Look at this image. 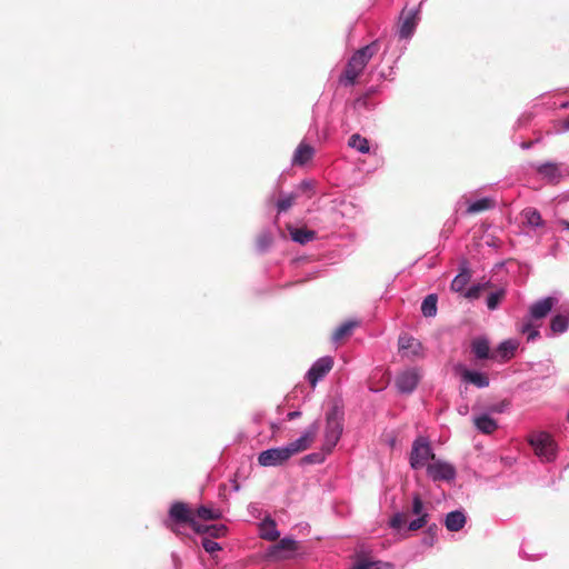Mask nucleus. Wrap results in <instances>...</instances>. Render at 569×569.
<instances>
[{"mask_svg":"<svg viewBox=\"0 0 569 569\" xmlns=\"http://www.w3.org/2000/svg\"><path fill=\"white\" fill-rule=\"evenodd\" d=\"M423 1L425 0H422L420 2L419 7L416 9H411L409 11H406V10L402 11L401 17H400L401 24H400L399 31H398L400 39H410L413 36L416 28L418 26L419 9H420L421 4L423 3Z\"/></svg>","mask_w":569,"mask_h":569,"instance_id":"1a4fd4ad","label":"nucleus"},{"mask_svg":"<svg viewBox=\"0 0 569 569\" xmlns=\"http://www.w3.org/2000/svg\"><path fill=\"white\" fill-rule=\"evenodd\" d=\"M319 430L318 421L312 422L308 426L305 431L301 433L299 438L287 443V448L289 449V453L292 457L293 455L301 452L310 447L316 435Z\"/></svg>","mask_w":569,"mask_h":569,"instance_id":"6e6552de","label":"nucleus"},{"mask_svg":"<svg viewBox=\"0 0 569 569\" xmlns=\"http://www.w3.org/2000/svg\"><path fill=\"white\" fill-rule=\"evenodd\" d=\"M496 206V201L493 198L483 197L472 202H469L467 207L468 214L479 213L489 209H492Z\"/></svg>","mask_w":569,"mask_h":569,"instance_id":"5701e85b","label":"nucleus"},{"mask_svg":"<svg viewBox=\"0 0 569 569\" xmlns=\"http://www.w3.org/2000/svg\"><path fill=\"white\" fill-rule=\"evenodd\" d=\"M523 218L528 226L538 228L543 226V220L540 212L533 208H527L523 210Z\"/></svg>","mask_w":569,"mask_h":569,"instance_id":"c85d7f7f","label":"nucleus"},{"mask_svg":"<svg viewBox=\"0 0 569 569\" xmlns=\"http://www.w3.org/2000/svg\"><path fill=\"white\" fill-rule=\"evenodd\" d=\"M169 517L177 523H188L192 520L193 516L188 506L183 502H173L169 510Z\"/></svg>","mask_w":569,"mask_h":569,"instance_id":"dca6fc26","label":"nucleus"},{"mask_svg":"<svg viewBox=\"0 0 569 569\" xmlns=\"http://www.w3.org/2000/svg\"><path fill=\"white\" fill-rule=\"evenodd\" d=\"M505 408H506V406L503 403H500V405H497V406L492 407V411H495V412H503Z\"/></svg>","mask_w":569,"mask_h":569,"instance_id":"603ef678","label":"nucleus"},{"mask_svg":"<svg viewBox=\"0 0 569 569\" xmlns=\"http://www.w3.org/2000/svg\"><path fill=\"white\" fill-rule=\"evenodd\" d=\"M467 522L466 512L462 509H457L448 512L445 517V527L448 531H460Z\"/></svg>","mask_w":569,"mask_h":569,"instance_id":"2eb2a0df","label":"nucleus"},{"mask_svg":"<svg viewBox=\"0 0 569 569\" xmlns=\"http://www.w3.org/2000/svg\"><path fill=\"white\" fill-rule=\"evenodd\" d=\"M301 416V412L300 411H290L287 417H288V420H295L297 418H299Z\"/></svg>","mask_w":569,"mask_h":569,"instance_id":"3c124183","label":"nucleus"},{"mask_svg":"<svg viewBox=\"0 0 569 569\" xmlns=\"http://www.w3.org/2000/svg\"><path fill=\"white\" fill-rule=\"evenodd\" d=\"M518 348V342L513 339H508L501 341L497 349L493 351L496 353V359L501 361L509 360Z\"/></svg>","mask_w":569,"mask_h":569,"instance_id":"412c9836","label":"nucleus"},{"mask_svg":"<svg viewBox=\"0 0 569 569\" xmlns=\"http://www.w3.org/2000/svg\"><path fill=\"white\" fill-rule=\"evenodd\" d=\"M348 144L350 148L356 149L360 153H369L370 146L368 139L360 136L359 133H355L349 138Z\"/></svg>","mask_w":569,"mask_h":569,"instance_id":"cd10ccee","label":"nucleus"},{"mask_svg":"<svg viewBox=\"0 0 569 569\" xmlns=\"http://www.w3.org/2000/svg\"><path fill=\"white\" fill-rule=\"evenodd\" d=\"M403 523H405V515L400 511L395 512L388 522L389 527L393 530L401 529Z\"/></svg>","mask_w":569,"mask_h":569,"instance_id":"37998d69","label":"nucleus"},{"mask_svg":"<svg viewBox=\"0 0 569 569\" xmlns=\"http://www.w3.org/2000/svg\"><path fill=\"white\" fill-rule=\"evenodd\" d=\"M189 526L192 528V530L197 533H209V531L211 530V526H207V525H200L196 519L194 517L192 518V520L189 522Z\"/></svg>","mask_w":569,"mask_h":569,"instance_id":"de8ad7c7","label":"nucleus"},{"mask_svg":"<svg viewBox=\"0 0 569 569\" xmlns=\"http://www.w3.org/2000/svg\"><path fill=\"white\" fill-rule=\"evenodd\" d=\"M471 274L467 260L460 263V271L451 281L450 288L455 292H462L470 281Z\"/></svg>","mask_w":569,"mask_h":569,"instance_id":"a211bd4d","label":"nucleus"},{"mask_svg":"<svg viewBox=\"0 0 569 569\" xmlns=\"http://www.w3.org/2000/svg\"><path fill=\"white\" fill-rule=\"evenodd\" d=\"M313 188H315L313 181L306 179V180H302L297 186V191L295 193H297V196L299 193H306L308 198H311L315 194Z\"/></svg>","mask_w":569,"mask_h":569,"instance_id":"4c0bfd02","label":"nucleus"},{"mask_svg":"<svg viewBox=\"0 0 569 569\" xmlns=\"http://www.w3.org/2000/svg\"><path fill=\"white\" fill-rule=\"evenodd\" d=\"M438 297L435 293L428 295L421 303V312L425 317L431 318L437 315Z\"/></svg>","mask_w":569,"mask_h":569,"instance_id":"a878e982","label":"nucleus"},{"mask_svg":"<svg viewBox=\"0 0 569 569\" xmlns=\"http://www.w3.org/2000/svg\"><path fill=\"white\" fill-rule=\"evenodd\" d=\"M536 372L541 373L542 377H550L555 373V367L551 361L547 360L537 365Z\"/></svg>","mask_w":569,"mask_h":569,"instance_id":"ea45409f","label":"nucleus"},{"mask_svg":"<svg viewBox=\"0 0 569 569\" xmlns=\"http://www.w3.org/2000/svg\"><path fill=\"white\" fill-rule=\"evenodd\" d=\"M411 511L417 517H420L423 515H429L428 511L426 510L422 499L420 498V496L418 493L413 495V497H412Z\"/></svg>","mask_w":569,"mask_h":569,"instance_id":"e433bc0d","label":"nucleus"},{"mask_svg":"<svg viewBox=\"0 0 569 569\" xmlns=\"http://www.w3.org/2000/svg\"><path fill=\"white\" fill-rule=\"evenodd\" d=\"M399 351L408 358H422L423 348L419 340L411 336H400L398 340Z\"/></svg>","mask_w":569,"mask_h":569,"instance_id":"9b49d317","label":"nucleus"},{"mask_svg":"<svg viewBox=\"0 0 569 569\" xmlns=\"http://www.w3.org/2000/svg\"><path fill=\"white\" fill-rule=\"evenodd\" d=\"M532 143H533V142H523V143L521 144V148H522V149H529V148H531Z\"/></svg>","mask_w":569,"mask_h":569,"instance_id":"4d7b16f0","label":"nucleus"},{"mask_svg":"<svg viewBox=\"0 0 569 569\" xmlns=\"http://www.w3.org/2000/svg\"><path fill=\"white\" fill-rule=\"evenodd\" d=\"M562 129H563L565 131H569V118H568V119H566V120L563 121Z\"/></svg>","mask_w":569,"mask_h":569,"instance_id":"6e6d98bb","label":"nucleus"},{"mask_svg":"<svg viewBox=\"0 0 569 569\" xmlns=\"http://www.w3.org/2000/svg\"><path fill=\"white\" fill-rule=\"evenodd\" d=\"M561 293L553 291L549 296L540 298L533 301L528 312L517 323V330L526 337L527 342H535L540 338V327L542 320L551 312V310L558 305Z\"/></svg>","mask_w":569,"mask_h":569,"instance_id":"f257e3e1","label":"nucleus"},{"mask_svg":"<svg viewBox=\"0 0 569 569\" xmlns=\"http://www.w3.org/2000/svg\"><path fill=\"white\" fill-rule=\"evenodd\" d=\"M259 535L267 541H276L280 537V531L277 529V523L270 516H267L259 523Z\"/></svg>","mask_w":569,"mask_h":569,"instance_id":"f3484780","label":"nucleus"},{"mask_svg":"<svg viewBox=\"0 0 569 569\" xmlns=\"http://www.w3.org/2000/svg\"><path fill=\"white\" fill-rule=\"evenodd\" d=\"M333 359L329 356L316 360L307 372V379L311 386H316L331 369Z\"/></svg>","mask_w":569,"mask_h":569,"instance_id":"9d476101","label":"nucleus"},{"mask_svg":"<svg viewBox=\"0 0 569 569\" xmlns=\"http://www.w3.org/2000/svg\"><path fill=\"white\" fill-rule=\"evenodd\" d=\"M272 242V237L270 232L264 231L262 232L257 241V247L259 250L264 251Z\"/></svg>","mask_w":569,"mask_h":569,"instance_id":"c03bdc74","label":"nucleus"},{"mask_svg":"<svg viewBox=\"0 0 569 569\" xmlns=\"http://www.w3.org/2000/svg\"><path fill=\"white\" fill-rule=\"evenodd\" d=\"M201 545L202 548L209 553L221 550V546L217 541L209 538H203Z\"/></svg>","mask_w":569,"mask_h":569,"instance_id":"a18cd8bd","label":"nucleus"},{"mask_svg":"<svg viewBox=\"0 0 569 569\" xmlns=\"http://www.w3.org/2000/svg\"><path fill=\"white\" fill-rule=\"evenodd\" d=\"M456 370L460 373L463 382L473 385L479 389L489 387L490 380L486 373L468 369L461 365L457 366Z\"/></svg>","mask_w":569,"mask_h":569,"instance_id":"f8f14e48","label":"nucleus"},{"mask_svg":"<svg viewBox=\"0 0 569 569\" xmlns=\"http://www.w3.org/2000/svg\"><path fill=\"white\" fill-rule=\"evenodd\" d=\"M422 378L421 369L410 367L400 371L396 377V387L400 393L411 395Z\"/></svg>","mask_w":569,"mask_h":569,"instance_id":"39448f33","label":"nucleus"},{"mask_svg":"<svg viewBox=\"0 0 569 569\" xmlns=\"http://www.w3.org/2000/svg\"><path fill=\"white\" fill-rule=\"evenodd\" d=\"M313 154L315 149L310 144L302 141L295 151L292 164L305 166L312 159Z\"/></svg>","mask_w":569,"mask_h":569,"instance_id":"aec40b11","label":"nucleus"},{"mask_svg":"<svg viewBox=\"0 0 569 569\" xmlns=\"http://www.w3.org/2000/svg\"><path fill=\"white\" fill-rule=\"evenodd\" d=\"M471 352L478 360L496 359V353L490 351V343L486 337H478L471 341Z\"/></svg>","mask_w":569,"mask_h":569,"instance_id":"ddd939ff","label":"nucleus"},{"mask_svg":"<svg viewBox=\"0 0 569 569\" xmlns=\"http://www.w3.org/2000/svg\"><path fill=\"white\" fill-rule=\"evenodd\" d=\"M522 121V117L518 119V123L520 124Z\"/></svg>","mask_w":569,"mask_h":569,"instance_id":"680f3d73","label":"nucleus"},{"mask_svg":"<svg viewBox=\"0 0 569 569\" xmlns=\"http://www.w3.org/2000/svg\"><path fill=\"white\" fill-rule=\"evenodd\" d=\"M248 509H249V512H251V513L257 512L259 510L258 503H250Z\"/></svg>","mask_w":569,"mask_h":569,"instance_id":"864d4df0","label":"nucleus"},{"mask_svg":"<svg viewBox=\"0 0 569 569\" xmlns=\"http://www.w3.org/2000/svg\"><path fill=\"white\" fill-rule=\"evenodd\" d=\"M290 236L295 242L300 243V244H306V243L315 240L317 234L312 230L302 229V228H292V229H290Z\"/></svg>","mask_w":569,"mask_h":569,"instance_id":"393cba45","label":"nucleus"},{"mask_svg":"<svg viewBox=\"0 0 569 569\" xmlns=\"http://www.w3.org/2000/svg\"><path fill=\"white\" fill-rule=\"evenodd\" d=\"M197 516L203 520H216L221 517V512L218 509H212L207 506H200L197 509Z\"/></svg>","mask_w":569,"mask_h":569,"instance_id":"2f4dec72","label":"nucleus"},{"mask_svg":"<svg viewBox=\"0 0 569 569\" xmlns=\"http://www.w3.org/2000/svg\"><path fill=\"white\" fill-rule=\"evenodd\" d=\"M227 532V527L224 525H213L211 526V530L209 531V535L213 538H220L223 537Z\"/></svg>","mask_w":569,"mask_h":569,"instance_id":"09e8293b","label":"nucleus"},{"mask_svg":"<svg viewBox=\"0 0 569 569\" xmlns=\"http://www.w3.org/2000/svg\"><path fill=\"white\" fill-rule=\"evenodd\" d=\"M466 411H467V409L466 410L461 409V410H459V413H465Z\"/></svg>","mask_w":569,"mask_h":569,"instance_id":"052dcab7","label":"nucleus"},{"mask_svg":"<svg viewBox=\"0 0 569 569\" xmlns=\"http://www.w3.org/2000/svg\"><path fill=\"white\" fill-rule=\"evenodd\" d=\"M473 425L478 431L485 435H491L498 429V422L486 412L475 416Z\"/></svg>","mask_w":569,"mask_h":569,"instance_id":"6ab92c4d","label":"nucleus"},{"mask_svg":"<svg viewBox=\"0 0 569 569\" xmlns=\"http://www.w3.org/2000/svg\"><path fill=\"white\" fill-rule=\"evenodd\" d=\"M359 71L355 70L353 68L349 67V64H347L345 71L339 77V82L345 87H351L356 83V80L359 77Z\"/></svg>","mask_w":569,"mask_h":569,"instance_id":"c756f323","label":"nucleus"},{"mask_svg":"<svg viewBox=\"0 0 569 569\" xmlns=\"http://www.w3.org/2000/svg\"><path fill=\"white\" fill-rule=\"evenodd\" d=\"M427 475L433 481H452L457 476L456 468L442 460H433L427 466Z\"/></svg>","mask_w":569,"mask_h":569,"instance_id":"0eeeda50","label":"nucleus"},{"mask_svg":"<svg viewBox=\"0 0 569 569\" xmlns=\"http://www.w3.org/2000/svg\"><path fill=\"white\" fill-rule=\"evenodd\" d=\"M490 286H491L490 281H487V282H483V283H476V284H472V286H471V287H469V288L467 289V291L465 292V297H466V298H469V299H477V298H479L480 292H481L483 289H486V288H488V287H490Z\"/></svg>","mask_w":569,"mask_h":569,"instance_id":"c9c22d12","label":"nucleus"},{"mask_svg":"<svg viewBox=\"0 0 569 569\" xmlns=\"http://www.w3.org/2000/svg\"><path fill=\"white\" fill-rule=\"evenodd\" d=\"M429 517H430L429 515H423V516L415 518L413 520H411L408 523V530L417 531V530L426 527L428 523Z\"/></svg>","mask_w":569,"mask_h":569,"instance_id":"58836bf2","label":"nucleus"},{"mask_svg":"<svg viewBox=\"0 0 569 569\" xmlns=\"http://www.w3.org/2000/svg\"><path fill=\"white\" fill-rule=\"evenodd\" d=\"M347 64L361 73L368 63L355 52Z\"/></svg>","mask_w":569,"mask_h":569,"instance_id":"79ce46f5","label":"nucleus"},{"mask_svg":"<svg viewBox=\"0 0 569 569\" xmlns=\"http://www.w3.org/2000/svg\"><path fill=\"white\" fill-rule=\"evenodd\" d=\"M291 458L287 446L263 450L258 456V462L262 467H277Z\"/></svg>","mask_w":569,"mask_h":569,"instance_id":"423d86ee","label":"nucleus"},{"mask_svg":"<svg viewBox=\"0 0 569 569\" xmlns=\"http://www.w3.org/2000/svg\"><path fill=\"white\" fill-rule=\"evenodd\" d=\"M506 295V290L503 288H500L493 292H491L488 297H487V308L489 310H496L501 301V299L505 297Z\"/></svg>","mask_w":569,"mask_h":569,"instance_id":"7c9ffc66","label":"nucleus"},{"mask_svg":"<svg viewBox=\"0 0 569 569\" xmlns=\"http://www.w3.org/2000/svg\"><path fill=\"white\" fill-rule=\"evenodd\" d=\"M297 199V193H288V194H284L282 196L278 201H277V209H278V212H284L287 211L289 208H291V206L293 204L295 200Z\"/></svg>","mask_w":569,"mask_h":569,"instance_id":"72a5a7b5","label":"nucleus"},{"mask_svg":"<svg viewBox=\"0 0 569 569\" xmlns=\"http://www.w3.org/2000/svg\"><path fill=\"white\" fill-rule=\"evenodd\" d=\"M466 411H467V409L466 410L461 409V410H459V413H465Z\"/></svg>","mask_w":569,"mask_h":569,"instance_id":"bf43d9fd","label":"nucleus"},{"mask_svg":"<svg viewBox=\"0 0 569 569\" xmlns=\"http://www.w3.org/2000/svg\"><path fill=\"white\" fill-rule=\"evenodd\" d=\"M352 569H395V566L391 562L371 560L363 557L357 559Z\"/></svg>","mask_w":569,"mask_h":569,"instance_id":"4be33fe9","label":"nucleus"},{"mask_svg":"<svg viewBox=\"0 0 569 569\" xmlns=\"http://www.w3.org/2000/svg\"><path fill=\"white\" fill-rule=\"evenodd\" d=\"M330 452L323 450V446H321V450L319 452H312L303 457L302 461L305 463H322Z\"/></svg>","mask_w":569,"mask_h":569,"instance_id":"f704fd0d","label":"nucleus"},{"mask_svg":"<svg viewBox=\"0 0 569 569\" xmlns=\"http://www.w3.org/2000/svg\"><path fill=\"white\" fill-rule=\"evenodd\" d=\"M429 460H435V452L431 443L426 437H418L413 440L409 463L413 470L427 468Z\"/></svg>","mask_w":569,"mask_h":569,"instance_id":"7ed1b4c3","label":"nucleus"},{"mask_svg":"<svg viewBox=\"0 0 569 569\" xmlns=\"http://www.w3.org/2000/svg\"><path fill=\"white\" fill-rule=\"evenodd\" d=\"M536 170L539 174H541L543 178H547L550 181L558 180L560 174V169L557 163L555 162H543L536 167Z\"/></svg>","mask_w":569,"mask_h":569,"instance_id":"b1692460","label":"nucleus"},{"mask_svg":"<svg viewBox=\"0 0 569 569\" xmlns=\"http://www.w3.org/2000/svg\"><path fill=\"white\" fill-rule=\"evenodd\" d=\"M378 92V89L376 87H371L367 90V92L359 97L357 100H356V106L357 107H365V108H368V99L371 94Z\"/></svg>","mask_w":569,"mask_h":569,"instance_id":"49530a36","label":"nucleus"},{"mask_svg":"<svg viewBox=\"0 0 569 569\" xmlns=\"http://www.w3.org/2000/svg\"><path fill=\"white\" fill-rule=\"evenodd\" d=\"M343 432V411L338 406L331 407L326 413L323 432V450L332 452Z\"/></svg>","mask_w":569,"mask_h":569,"instance_id":"f03ea898","label":"nucleus"},{"mask_svg":"<svg viewBox=\"0 0 569 569\" xmlns=\"http://www.w3.org/2000/svg\"><path fill=\"white\" fill-rule=\"evenodd\" d=\"M529 442L540 460L550 462L556 459L557 446L547 432H538L530 437Z\"/></svg>","mask_w":569,"mask_h":569,"instance_id":"20e7f679","label":"nucleus"},{"mask_svg":"<svg viewBox=\"0 0 569 569\" xmlns=\"http://www.w3.org/2000/svg\"><path fill=\"white\" fill-rule=\"evenodd\" d=\"M560 226L562 227V229H565V230H568V231H569V221H567V220H561V221H560Z\"/></svg>","mask_w":569,"mask_h":569,"instance_id":"5fc2aeb1","label":"nucleus"},{"mask_svg":"<svg viewBox=\"0 0 569 569\" xmlns=\"http://www.w3.org/2000/svg\"><path fill=\"white\" fill-rule=\"evenodd\" d=\"M296 540L291 539V538H282L272 549L274 551H279V550H289V551H293L296 550Z\"/></svg>","mask_w":569,"mask_h":569,"instance_id":"a19ab883","label":"nucleus"},{"mask_svg":"<svg viewBox=\"0 0 569 569\" xmlns=\"http://www.w3.org/2000/svg\"><path fill=\"white\" fill-rule=\"evenodd\" d=\"M436 530H437V525L433 523L431 526L428 527V533L430 536V540L427 542L428 545H432L435 539H436Z\"/></svg>","mask_w":569,"mask_h":569,"instance_id":"8fccbe9b","label":"nucleus"},{"mask_svg":"<svg viewBox=\"0 0 569 569\" xmlns=\"http://www.w3.org/2000/svg\"><path fill=\"white\" fill-rule=\"evenodd\" d=\"M378 50V44L376 41L358 49L356 53L361 57L367 63L370 61V59L375 56V53Z\"/></svg>","mask_w":569,"mask_h":569,"instance_id":"473e14b6","label":"nucleus"},{"mask_svg":"<svg viewBox=\"0 0 569 569\" xmlns=\"http://www.w3.org/2000/svg\"><path fill=\"white\" fill-rule=\"evenodd\" d=\"M358 326L357 321L349 320L341 323L332 333V341L339 342L345 337L350 336L353 329Z\"/></svg>","mask_w":569,"mask_h":569,"instance_id":"bb28decb","label":"nucleus"},{"mask_svg":"<svg viewBox=\"0 0 569 569\" xmlns=\"http://www.w3.org/2000/svg\"><path fill=\"white\" fill-rule=\"evenodd\" d=\"M550 333L548 337L561 336L569 329V311L563 310L560 313L555 315L550 320Z\"/></svg>","mask_w":569,"mask_h":569,"instance_id":"4468645a","label":"nucleus"},{"mask_svg":"<svg viewBox=\"0 0 569 569\" xmlns=\"http://www.w3.org/2000/svg\"><path fill=\"white\" fill-rule=\"evenodd\" d=\"M560 108H561V109H567V108H569V101L562 102V103L560 104Z\"/></svg>","mask_w":569,"mask_h":569,"instance_id":"13d9d810","label":"nucleus"}]
</instances>
